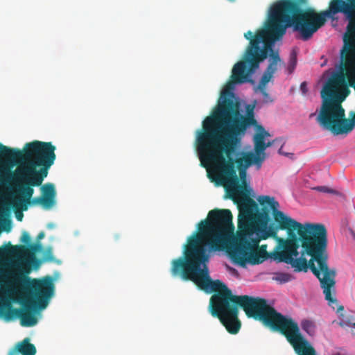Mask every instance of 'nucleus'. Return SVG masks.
<instances>
[{"instance_id": "obj_1", "label": "nucleus", "mask_w": 355, "mask_h": 355, "mask_svg": "<svg viewBox=\"0 0 355 355\" xmlns=\"http://www.w3.org/2000/svg\"><path fill=\"white\" fill-rule=\"evenodd\" d=\"M257 200L250 197L238 205L240 216H243L259 227L260 239L272 237L278 245L273 258L279 262L290 264L295 272H307L309 269L318 279L328 305L336 312L344 310L339 305L336 294L335 268L328 266L327 232L319 223L302 224L279 210V204L274 197L260 196Z\"/></svg>"}, {"instance_id": "obj_2", "label": "nucleus", "mask_w": 355, "mask_h": 355, "mask_svg": "<svg viewBox=\"0 0 355 355\" xmlns=\"http://www.w3.org/2000/svg\"><path fill=\"white\" fill-rule=\"evenodd\" d=\"M234 231L230 210L212 209L198 224L197 231L188 238L183 256L171 261L173 277L191 281L200 290L215 293L210 297L209 310L220 322L236 295L221 281L211 279L207 264L214 253L229 249Z\"/></svg>"}, {"instance_id": "obj_3", "label": "nucleus", "mask_w": 355, "mask_h": 355, "mask_svg": "<svg viewBox=\"0 0 355 355\" xmlns=\"http://www.w3.org/2000/svg\"><path fill=\"white\" fill-rule=\"evenodd\" d=\"M353 1L331 0L328 9L318 12L313 8H304L307 0H279L271 6L264 28L257 30L254 35L251 31L244 34L245 38L250 40L247 48L254 42V51L258 55L263 51L267 58L270 52L266 70L274 74L281 59L272 45L285 35L287 28H292L299 34L300 39L307 41L325 24L327 18L334 19L336 14L341 13L347 20Z\"/></svg>"}, {"instance_id": "obj_4", "label": "nucleus", "mask_w": 355, "mask_h": 355, "mask_svg": "<svg viewBox=\"0 0 355 355\" xmlns=\"http://www.w3.org/2000/svg\"><path fill=\"white\" fill-rule=\"evenodd\" d=\"M243 137L212 130L208 128L198 131L196 139V149L201 166L207 169L208 177L212 178L211 169L222 182H230L236 186L239 169L254 164L259 169L261 159L254 152L241 153L239 148Z\"/></svg>"}, {"instance_id": "obj_5", "label": "nucleus", "mask_w": 355, "mask_h": 355, "mask_svg": "<svg viewBox=\"0 0 355 355\" xmlns=\"http://www.w3.org/2000/svg\"><path fill=\"white\" fill-rule=\"evenodd\" d=\"M55 146L51 142L35 140L26 143L22 150L11 148L0 143V185H9L14 180L11 168L23 165L25 182L18 192L21 201L28 203L34 193L33 187H39L47 177L49 170L56 159Z\"/></svg>"}, {"instance_id": "obj_6", "label": "nucleus", "mask_w": 355, "mask_h": 355, "mask_svg": "<svg viewBox=\"0 0 355 355\" xmlns=\"http://www.w3.org/2000/svg\"><path fill=\"white\" fill-rule=\"evenodd\" d=\"M239 306L248 317L259 320L271 330L284 335L297 355H317L315 348L300 333L297 323L277 312L265 299L236 295L221 322L229 333L236 334L241 328Z\"/></svg>"}, {"instance_id": "obj_7", "label": "nucleus", "mask_w": 355, "mask_h": 355, "mask_svg": "<svg viewBox=\"0 0 355 355\" xmlns=\"http://www.w3.org/2000/svg\"><path fill=\"white\" fill-rule=\"evenodd\" d=\"M259 228L257 225L239 214L237 239L229 253L233 261L241 266L246 263L259 264L267 259L266 245L259 248L260 241L266 239L259 238Z\"/></svg>"}, {"instance_id": "obj_8", "label": "nucleus", "mask_w": 355, "mask_h": 355, "mask_svg": "<svg viewBox=\"0 0 355 355\" xmlns=\"http://www.w3.org/2000/svg\"><path fill=\"white\" fill-rule=\"evenodd\" d=\"M254 42H251V46L247 48L242 60L238 62L232 69L231 80H230L221 92L217 107L215 108L213 114L207 116L202 123V128H209V125L214 121L217 116L221 114L223 108L227 107V102L230 100L237 102L232 90L235 84H241L248 81V77L254 73L259 67L261 62L266 59V53L263 51L258 55L254 51Z\"/></svg>"}, {"instance_id": "obj_9", "label": "nucleus", "mask_w": 355, "mask_h": 355, "mask_svg": "<svg viewBox=\"0 0 355 355\" xmlns=\"http://www.w3.org/2000/svg\"><path fill=\"white\" fill-rule=\"evenodd\" d=\"M33 296L36 301L30 300L24 305L23 309L12 308L10 302H3L0 304V318L6 321H10L14 318L20 319L22 327H33L37 323V318L33 311L37 307L44 309L49 303V299L54 293V284L51 277H46L42 279H34L32 284Z\"/></svg>"}, {"instance_id": "obj_10", "label": "nucleus", "mask_w": 355, "mask_h": 355, "mask_svg": "<svg viewBox=\"0 0 355 355\" xmlns=\"http://www.w3.org/2000/svg\"><path fill=\"white\" fill-rule=\"evenodd\" d=\"M254 108L255 104L246 105L245 115H243L240 112L239 101L230 100L227 107L222 109L221 114L209 125L208 129L243 137L248 128L257 124Z\"/></svg>"}, {"instance_id": "obj_11", "label": "nucleus", "mask_w": 355, "mask_h": 355, "mask_svg": "<svg viewBox=\"0 0 355 355\" xmlns=\"http://www.w3.org/2000/svg\"><path fill=\"white\" fill-rule=\"evenodd\" d=\"M11 252L18 259L19 264L23 265L25 262L33 264L35 268L40 265V261L36 258L35 253L42 250L41 243H31L26 246L24 245H11Z\"/></svg>"}, {"instance_id": "obj_12", "label": "nucleus", "mask_w": 355, "mask_h": 355, "mask_svg": "<svg viewBox=\"0 0 355 355\" xmlns=\"http://www.w3.org/2000/svg\"><path fill=\"white\" fill-rule=\"evenodd\" d=\"M247 169L248 168L245 167L241 169H239V182L238 184H236V186H233L230 182H225V184H227L228 191L230 193V197L233 200L235 201L236 198L239 196H243L241 202L239 203V205H241L247 197H249L248 193L246 180Z\"/></svg>"}, {"instance_id": "obj_13", "label": "nucleus", "mask_w": 355, "mask_h": 355, "mask_svg": "<svg viewBox=\"0 0 355 355\" xmlns=\"http://www.w3.org/2000/svg\"><path fill=\"white\" fill-rule=\"evenodd\" d=\"M35 355L36 348L35 345L30 343V338H26L21 342L17 344L16 347L12 349L8 355Z\"/></svg>"}, {"instance_id": "obj_14", "label": "nucleus", "mask_w": 355, "mask_h": 355, "mask_svg": "<svg viewBox=\"0 0 355 355\" xmlns=\"http://www.w3.org/2000/svg\"><path fill=\"white\" fill-rule=\"evenodd\" d=\"M42 198L46 202V208L52 207L55 204L56 191L55 186L52 183H47L42 186Z\"/></svg>"}, {"instance_id": "obj_15", "label": "nucleus", "mask_w": 355, "mask_h": 355, "mask_svg": "<svg viewBox=\"0 0 355 355\" xmlns=\"http://www.w3.org/2000/svg\"><path fill=\"white\" fill-rule=\"evenodd\" d=\"M278 141V139H275L271 141H262V137L259 138V140L257 141V145L254 146V151L256 153L257 156L261 159V163L262 164L266 157V155L265 150L267 148L272 146L276 141Z\"/></svg>"}, {"instance_id": "obj_16", "label": "nucleus", "mask_w": 355, "mask_h": 355, "mask_svg": "<svg viewBox=\"0 0 355 355\" xmlns=\"http://www.w3.org/2000/svg\"><path fill=\"white\" fill-rule=\"evenodd\" d=\"M23 199V196L20 195V197L17 198V206H19L22 210L26 211L28 209L27 205L28 203H26L21 200ZM28 204L32 205H42L44 208H46V202L44 201V199L42 198V196L40 197H35L33 199H30V202Z\"/></svg>"}, {"instance_id": "obj_17", "label": "nucleus", "mask_w": 355, "mask_h": 355, "mask_svg": "<svg viewBox=\"0 0 355 355\" xmlns=\"http://www.w3.org/2000/svg\"><path fill=\"white\" fill-rule=\"evenodd\" d=\"M300 325L302 330L310 336H313L315 334L316 326L313 321L304 319L302 320Z\"/></svg>"}, {"instance_id": "obj_18", "label": "nucleus", "mask_w": 355, "mask_h": 355, "mask_svg": "<svg viewBox=\"0 0 355 355\" xmlns=\"http://www.w3.org/2000/svg\"><path fill=\"white\" fill-rule=\"evenodd\" d=\"M257 130V132L254 135L253 138L254 146L257 145V141L259 140V138L262 137V141H265L266 137H270V133L265 130V128L258 123L257 125H254Z\"/></svg>"}, {"instance_id": "obj_19", "label": "nucleus", "mask_w": 355, "mask_h": 355, "mask_svg": "<svg viewBox=\"0 0 355 355\" xmlns=\"http://www.w3.org/2000/svg\"><path fill=\"white\" fill-rule=\"evenodd\" d=\"M273 76V73L269 72L268 71L266 70L259 83V89H263L266 88V85L270 81Z\"/></svg>"}, {"instance_id": "obj_20", "label": "nucleus", "mask_w": 355, "mask_h": 355, "mask_svg": "<svg viewBox=\"0 0 355 355\" xmlns=\"http://www.w3.org/2000/svg\"><path fill=\"white\" fill-rule=\"evenodd\" d=\"M297 65V53L295 51H293L290 54L288 65L287 67V70L289 74L292 73Z\"/></svg>"}, {"instance_id": "obj_21", "label": "nucleus", "mask_w": 355, "mask_h": 355, "mask_svg": "<svg viewBox=\"0 0 355 355\" xmlns=\"http://www.w3.org/2000/svg\"><path fill=\"white\" fill-rule=\"evenodd\" d=\"M313 189L322 193H329L336 196L340 195V193L338 191L330 188L327 186H318L313 187Z\"/></svg>"}, {"instance_id": "obj_22", "label": "nucleus", "mask_w": 355, "mask_h": 355, "mask_svg": "<svg viewBox=\"0 0 355 355\" xmlns=\"http://www.w3.org/2000/svg\"><path fill=\"white\" fill-rule=\"evenodd\" d=\"M12 279L11 283L14 286L18 285L21 282L26 283L29 282L28 278L23 274H13L12 275Z\"/></svg>"}, {"instance_id": "obj_23", "label": "nucleus", "mask_w": 355, "mask_h": 355, "mask_svg": "<svg viewBox=\"0 0 355 355\" xmlns=\"http://www.w3.org/2000/svg\"><path fill=\"white\" fill-rule=\"evenodd\" d=\"M31 239L28 232L24 231L20 238V242L26 244V246H28L29 244H31Z\"/></svg>"}, {"instance_id": "obj_24", "label": "nucleus", "mask_w": 355, "mask_h": 355, "mask_svg": "<svg viewBox=\"0 0 355 355\" xmlns=\"http://www.w3.org/2000/svg\"><path fill=\"white\" fill-rule=\"evenodd\" d=\"M259 90L263 96L264 103H272L273 101V100L270 98L268 93L266 92V88L263 89H259Z\"/></svg>"}, {"instance_id": "obj_25", "label": "nucleus", "mask_w": 355, "mask_h": 355, "mask_svg": "<svg viewBox=\"0 0 355 355\" xmlns=\"http://www.w3.org/2000/svg\"><path fill=\"white\" fill-rule=\"evenodd\" d=\"M44 259L46 261H52L53 259V252L51 248H48L44 254Z\"/></svg>"}, {"instance_id": "obj_26", "label": "nucleus", "mask_w": 355, "mask_h": 355, "mask_svg": "<svg viewBox=\"0 0 355 355\" xmlns=\"http://www.w3.org/2000/svg\"><path fill=\"white\" fill-rule=\"evenodd\" d=\"M277 279L281 282H288L291 280V275L286 273H280Z\"/></svg>"}, {"instance_id": "obj_27", "label": "nucleus", "mask_w": 355, "mask_h": 355, "mask_svg": "<svg viewBox=\"0 0 355 355\" xmlns=\"http://www.w3.org/2000/svg\"><path fill=\"white\" fill-rule=\"evenodd\" d=\"M300 90L303 94H306L308 92L307 84L306 82H302L300 85Z\"/></svg>"}, {"instance_id": "obj_28", "label": "nucleus", "mask_w": 355, "mask_h": 355, "mask_svg": "<svg viewBox=\"0 0 355 355\" xmlns=\"http://www.w3.org/2000/svg\"><path fill=\"white\" fill-rule=\"evenodd\" d=\"M3 229L5 231H6L8 232L10 230L11 224H10V221L9 220H8L3 223Z\"/></svg>"}, {"instance_id": "obj_29", "label": "nucleus", "mask_w": 355, "mask_h": 355, "mask_svg": "<svg viewBox=\"0 0 355 355\" xmlns=\"http://www.w3.org/2000/svg\"><path fill=\"white\" fill-rule=\"evenodd\" d=\"M282 147L283 146H282L281 148L279 149V150H278L279 154L286 156V157H290L292 158L293 157V153H284V150H282Z\"/></svg>"}, {"instance_id": "obj_30", "label": "nucleus", "mask_w": 355, "mask_h": 355, "mask_svg": "<svg viewBox=\"0 0 355 355\" xmlns=\"http://www.w3.org/2000/svg\"><path fill=\"white\" fill-rule=\"evenodd\" d=\"M24 217L22 212H16V218L19 221H21Z\"/></svg>"}, {"instance_id": "obj_31", "label": "nucleus", "mask_w": 355, "mask_h": 355, "mask_svg": "<svg viewBox=\"0 0 355 355\" xmlns=\"http://www.w3.org/2000/svg\"><path fill=\"white\" fill-rule=\"evenodd\" d=\"M45 236V234L44 232H41L39 233V234L37 236V240L40 241V239H43Z\"/></svg>"}, {"instance_id": "obj_32", "label": "nucleus", "mask_w": 355, "mask_h": 355, "mask_svg": "<svg viewBox=\"0 0 355 355\" xmlns=\"http://www.w3.org/2000/svg\"><path fill=\"white\" fill-rule=\"evenodd\" d=\"M5 253V248L0 247V257H1Z\"/></svg>"}, {"instance_id": "obj_33", "label": "nucleus", "mask_w": 355, "mask_h": 355, "mask_svg": "<svg viewBox=\"0 0 355 355\" xmlns=\"http://www.w3.org/2000/svg\"><path fill=\"white\" fill-rule=\"evenodd\" d=\"M3 302H8L5 297L0 296V304H1Z\"/></svg>"}, {"instance_id": "obj_34", "label": "nucleus", "mask_w": 355, "mask_h": 355, "mask_svg": "<svg viewBox=\"0 0 355 355\" xmlns=\"http://www.w3.org/2000/svg\"><path fill=\"white\" fill-rule=\"evenodd\" d=\"M340 326L342 327H344L345 326V322L344 320H342L339 322Z\"/></svg>"}, {"instance_id": "obj_35", "label": "nucleus", "mask_w": 355, "mask_h": 355, "mask_svg": "<svg viewBox=\"0 0 355 355\" xmlns=\"http://www.w3.org/2000/svg\"><path fill=\"white\" fill-rule=\"evenodd\" d=\"M352 234L353 239L355 240V232H352Z\"/></svg>"}, {"instance_id": "obj_36", "label": "nucleus", "mask_w": 355, "mask_h": 355, "mask_svg": "<svg viewBox=\"0 0 355 355\" xmlns=\"http://www.w3.org/2000/svg\"><path fill=\"white\" fill-rule=\"evenodd\" d=\"M315 113H311L309 116L310 118H311L312 116H315Z\"/></svg>"}, {"instance_id": "obj_37", "label": "nucleus", "mask_w": 355, "mask_h": 355, "mask_svg": "<svg viewBox=\"0 0 355 355\" xmlns=\"http://www.w3.org/2000/svg\"><path fill=\"white\" fill-rule=\"evenodd\" d=\"M352 326L355 327V322L352 324Z\"/></svg>"}]
</instances>
